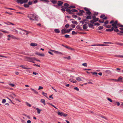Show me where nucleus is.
<instances>
[{
    "mask_svg": "<svg viewBox=\"0 0 123 123\" xmlns=\"http://www.w3.org/2000/svg\"><path fill=\"white\" fill-rule=\"evenodd\" d=\"M117 20L114 21L113 20L111 21L110 22V24H112L111 25L112 26V27L113 28V31L115 32L119 31V30L117 28L118 26L117 25Z\"/></svg>",
    "mask_w": 123,
    "mask_h": 123,
    "instance_id": "f257e3e1",
    "label": "nucleus"
},
{
    "mask_svg": "<svg viewBox=\"0 0 123 123\" xmlns=\"http://www.w3.org/2000/svg\"><path fill=\"white\" fill-rule=\"evenodd\" d=\"M27 17L31 20L37 21L39 19L38 17L35 13L29 14L28 15Z\"/></svg>",
    "mask_w": 123,
    "mask_h": 123,
    "instance_id": "f03ea898",
    "label": "nucleus"
},
{
    "mask_svg": "<svg viewBox=\"0 0 123 123\" xmlns=\"http://www.w3.org/2000/svg\"><path fill=\"white\" fill-rule=\"evenodd\" d=\"M25 59L28 62L34 63V61L36 59V58L34 57H26L25 58Z\"/></svg>",
    "mask_w": 123,
    "mask_h": 123,
    "instance_id": "7ed1b4c3",
    "label": "nucleus"
},
{
    "mask_svg": "<svg viewBox=\"0 0 123 123\" xmlns=\"http://www.w3.org/2000/svg\"><path fill=\"white\" fill-rule=\"evenodd\" d=\"M84 9L86 11L85 13V15H90L91 14V12L90 11V9H89L88 8L86 7L84 8Z\"/></svg>",
    "mask_w": 123,
    "mask_h": 123,
    "instance_id": "20e7f679",
    "label": "nucleus"
},
{
    "mask_svg": "<svg viewBox=\"0 0 123 123\" xmlns=\"http://www.w3.org/2000/svg\"><path fill=\"white\" fill-rule=\"evenodd\" d=\"M58 114L60 116H63L65 117L68 116V115L67 114H64V113L62 112H58Z\"/></svg>",
    "mask_w": 123,
    "mask_h": 123,
    "instance_id": "39448f33",
    "label": "nucleus"
},
{
    "mask_svg": "<svg viewBox=\"0 0 123 123\" xmlns=\"http://www.w3.org/2000/svg\"><path fill=\"white\" fill-rule=\"evenodd\" d=\"M64 6H65L64 7L65 9H67L69 8V4H67V3H65L64 4Z\"/></svg>",
    "mask_w": 123,
    "mask_h": 123,
    "instance_id": "423d86ee",
    "label": "nucleus"
},
{
    "mask_svg": "<svg viewBox=\"0 0 123 123\" xmlns=\"http://www.w3.org/2000/svg\"><path fill=\"white\" fill-rule=\"evenodd\" d=\"M52 52H54V53H56V54H62V53L60 52H59L58 51H56L55 50H50Z\"/></svg>",
    "mask_w": 123,
    "mask_h": 123,
    "instance_id": "0eeeda50",
    "label": "nucleus"
},
{
    "mask_svg": "<svg viewBox=\"0 0 123 123\" xmlns=\"http://www.w3.org/2000/svg\"><path fill=\"white\" fill-rule=\"evenodd\" d=\"M66 11L68 12L70 14H72L73 13L72 11H71V10L70 9H66Z\"/></svg>",
    "mask_w": 123,
    "mask_h": 123,
    "instance_id": "6e6552de",
    "label": "nucleus"
},
{
    "mask_svg": "<svg viewBox=\"0 0 123 123\" xmlns=\"http://www.w3.org/2000/svg\"><path fill=\"white\" fill-rule=\"evenodd\" d=\"M67 30L65 29H62L61 31L62 33L63 34L67 33Z\"/></svg>",
    "mask_w": 123,
    "mask_h": 123,
    "instance_id": "1a4fd4ad",
    "label": "nucleus"
},
{
    "mask_svg": "<svg viewBox=\"0 0 123 123\" xmlns=\"http://www.w3.org/2000/svg\"><path fill=\"white\" fill-rule=\"evenodd\" d=\"M58 3L57 4L59 6H62V4H63V2L60 1H58Z\"/></svg>",
    "mask_w": 123,
    "mask_h": 123,
    "instance_id": "9d476101",
    "label": "nucleus"
},
{
    "mask_svg": "<svg viewBox=\"0 0 123 123\" xmlns=\"http://www.w3.org/2000/svg\"><path fill=\"white\" fill-rule=\"evenodd\" d=\"M113 31V28L111 27V29H107L105 30V31H106L111 32L112 31Z\"/></svg>",
    "mask_w": 123,
    "mask_h": 123,
    "instance_id": "9b49d317",
    "label": "nucleus"
},
{
    "mask_svg": "<svg viewBox=\"0 0 123 123\" xmlns=\"http://www.w3.org/2000/svg\"><path fill=\"white\" fill-rule=\"evenodd\" d=\"M20 67H22V68H23L25 69H31V68H28L27 67H25L23 65H21L20 66Z\"/></svg>",
    "mask_w": 123,
    "mask_h": 123,
    "instance_id": "f8f14e48",
    "label": "nucleus"
},
{
    "mask_svg": "<svg viewBox=\"0 0 123 123\" xmlns=\"http://www.w3.org/2000/svg\"><path fill=\"white\" fill-rule=\"evenodd\" d=\"M19 30H21L22 31H24L25 32H26V35H28V33H29V32H28V31H27L25 30L21 29L20 28H19Z\"/></svg>",
    "mask_w": 123,
    "mask_h": 123,
    "instance_id": "ddd939ff",
    "label": "nucleus"
},
{
    "mask_svg": "<svg viewBox=\"0 0 123 123\" xmlns=\"http://www.w3.org/2000/svg\"><path fill=\"white\" fill-rule=\"evenodd\" d=\"M85 23H87L88 24L89 27L90 28H92L93 26V25L91 23H88L85 22Z\"/></svg>",
    "mask_w": 123,
    "mask_h": 123,
    "instance_id": "4468645a",
    "label": "nucleus"
},
{
    "mask_svg": "<svg viewBox=\"0 0 123 123\" xmlns=\"http://www.w3.org/2000/svg\"><path fill=\"white\" fill-rule=\"evenodd\" d=\"M23 0H17V2L18 3H20L21 4H22L23 3Z\"/></svg>",
    "mask_w": 123,
    "mask_h": 123,
    "instance_id": "2eb2a0df",
    "label": "nucleus"
},
{
    "mask_svg": "<svg viewBox=\"0 0 123 123\" xmlns=\"http://www.w3.org/2000/svg\"><path fill=\"white\" fill-rule=\"evenodd\" d=\"M41 102L43 103V105H46L45 100L43 99H41Z\"/></svg>",
    "mask_w": 123,
    "mask_h": 123,
    "instance_id": "dca6fc26",
    "label": "nucleus"
},
{
    "mask_svg": "<svg viewBox=\"0 0 123 123\" xmlns=\"http://www.w3.org/2000/svg\"><path fill=\"white\" fill-rule=\"evenodd\" d=\"M37 44L35 43H31L30 44V45L32 46H37Z\"/></svg>",
    "mask_w": 123,
    "mask_h": 123,
    "instance_id": "f3484780",
    "label": "nucleus"
},
{
    "mask_svg": "<svg viewBox=\"0 0 123 123\" xmlns=\"http://www.w3.org/2000/svg\"><path fill=\"white\" fill-rule=\"evenodd\" d=\"M83 29H86L87 28L88 26L86 24H85L83 25Z\"/></svg>",
    "mask_w": 123,
    "mask_h": 123,
    "instance_id": "a211bd4d",
    "label": "nucleus"
},
{
    "mask_svg": "<svg viewBox=\"0 0 123 123\" xmlns=\"http://www.w3.org/2000/svg\"><path fill=\"white\" fill-rule=\"evenodd\" d=\"M31 90H32L34 92V93H35L36 94H37L38 93V92H37L36 90L32 88H31Z\"/></svg>",
    "mask_w": 123,
    "mask_h": 123,
    "instance_id": "6ab92c4d",
    "label": "nucleus"
},
{
    "mask_svg": "<svg viewBox=\"0 0 123 123\" xmlns=\"http://www.w3.org/2000/svg\"><path fill=\"white\" fill-rule=\"evenodd\" d=\"M36 109L37 111V113L38 114H40V112L42 111V110L38 108H37Z\"/></svg>",
    "mask_w": 123,
    "mask_h": 123,
    "instance_id": "aec40b11",
    "label": "nucleus"
},
{
    "mask_svg": "<svg viewBox=\"0 0 123 123\" xmlns=\"http://www.w3.org/2000/svg\"><path fill=\"white\" fill-rule=\"evenodd\" d=\"M54 31L55 33H59L60 32V31L58 29H55L54 30Z\"/></svg>",
    "mask_w": 123,
    "mask_h": 123,
    "instance_id": "412c9836",
    "label": "nucleus"
},
{
    "mask_svg": "<svg viewBox=\"0 0 123 123\" xmlns=\"http://www.w3.org/2000/svg\"><path fill=\"white\" fill-rule=\"evenodd\" d=\"M91 73L93 75H95L96 76H98V73L96 72H91Z\"/></svg>",
    "mask_w": 123,
    "mask_h": 123,
    "instance_id": "4be33fe9",
    "label": "nucleus"
},
{
    "mask_svg": "<svg viewBox=\"0 0 123 123\" xmlns=\"http://www.w3.org/2000/svg\"><path fill=\"white\" fill-rule=\"evenodd\" d=\"M69 80L70 81L73 83H76L77 82V81L76 80L73 79H70Z\"/></svg>",
    "mask_w": 123,
    "mask_h": 123,
    "instance_id": "5701e85b",
    "label": "nucleus"
},
{
    "mask_svg": "<svg viewBox=\"0 0 123 123\" xmlns=\"http://www.w3.org/2000/svg\"><path fill=\"white\" fill-rule=\"evenodd\" d=\"M51 2L53 4L57 3V1L56 0H52L51 1Z\"/></svg>",
    "mask_w": 123,
    "mask_h": 123,
    "instance_id": "b1692460",
    "label": "nucleus"
},
{
    "mask_svg": "<svg viewBox=\"0 0 123 123\" xmlns=\"http://www.w3.org/2000/svg\"><path fill=\"white\" fill-rule=\"evenodd\" d=\"M122 78L121 76L119 77V78H118L117 80V82L119 81L122 80Z\"/></svg>",
    "mask_w": 123,
    "mask_h": 123,
    "instance_id": "393cba45",
    "label": "nucleus"
},
{
    "mask_svg": "<svg viewBox=\"0 0 123 123\" xmlns=\"http://www.w3.org/2000/svg\"><path fill=\"white\" fill-rule=\"evenodd\" d=\"M65 47L66 48H67L68 49H69L72 50H73V49L72 48L70 47L67 46H65Z\"/></svg>",
    "mask_w": 123,
    "mask_h": 123,
    "instance_id": "a878e982",
    "label": "nucleus"
},
{
    "mask_svg": "<svg viewBox=\"0 0 123 123\" xmlns=\"http://www.w3.org/2000/svg\"><path fill=\"white\" fill-rule=\"evenodd\" d=\"M86 18H87V19H91L92 18V17L91 16H90V15H89L88 16L86 17Z\"/></svg>",
    "mask_w": 123,
    "mask_h": 123,
    "instance_id": "bb28decb",
    "label": "nucleus"
},
{
    "mask_svg": "<svg viewBox=\"0 0 123 123\" xmlns=\"http://www.w3.org/2000/svg\"><path fill=\"white\" fill-rule=\"evenodd\" d=\"M119 29L121 30V31H119L118 32L121 33H123V28H119Z\"/></svg>",
    "mask_w": 123,
    "mask_h": 123,
    "instance_id": "cd10ccee",
    "label": "nucleus"
},
{
    "mask_svg": "<svg viewBox=\"0 0 123 123\" xmlns=\"http://www.w3.org/2000/svg\"><path fill=\"white\" fill-rule=\"evenodd\" d=\"M42 94L45 97H46L47 98H48L47 97V94L46 93H45L44 92H42Z\"/></svg>",
    "mask_w": 123,
    "mask_h": 123,
    "instance_id": "c85d7f7f",
    "label": "nucleus"
},
{
    "mask_svg": "<svg viewBox=\"0 0 123 123\" xmlns=\"http://www.w3.org/2000/svg\"><path fill=\"white\" fill-rule=\"evenodd\" d=\"M71 11H72L73 13V12H78V11L77 10L75 9H73L71 10Z\"/></svg>",
    "mask_w": 123,
    "mask_h": 123,
    "instance_id": "c756f323",
    "label": "nucleus"
},
{
    "mask_svg": "<svg viewBox=\"0 0 123 123\" xmlns=\"http://www.w3.org/2000/svg\"><path fill=\"white\" fill-rule=\"evenodd\" d=\"M72 22L73 24H75L76 25H77L78 23L75 21H72Z\"/></svg>",
    "mask_w": 123,
    "mask_h": 123,
    "instance_id": "7c9ffc66",
    "label": "nucleus"
},
{
    "mask_svg": "<svg viewBox=\"0 0 123 123\" xmlns=\"http://www.w3.org/2000/svg\"><path fill=\"white\" fill-rule=\"evenodd\" d=\"M24 6L26 8H28L29 6V4H25L24 5Z\"/></svg>",
    "mask_w": 123,
    "mask_h": 123,
    "instance_id": "2f4dec72",
    "label": "nucleus"
},
{
    "mask_svg": "<svg viewBox=\"0 0 123 123\" xmlns=\"http://www.w3.org/2000/svg\"><path fill=\"white\" fill-rule=\"evenodd\" d=\"M116 44L117 45H119L120 46H123V43H117Z\"/></svg>",
    "mask_w": 123,
    "mask_h": 123,
    "instance_id": "473e14b6",
    "label": "nucleus"
},
{
    "mask_svg": "<svg viewBox=\"0 0 123 123\" xmlns=\"http://www.w3.org/2000/svg\"><path fill=\"white\" fill-rule=\"evenodd\" d=\"M110 81H114L117 82V80L114 79H109Z\"/></svg>",
    "mask_w": 123,
    "mask_h": 123,
    "instance_id": "72a5a7b5",
    "label": "nucleus"
},
{
    "mask_svg": "<svg viewBox=\"0 0 123 123\" xmlns=\"http://www.w3.org/2000/svg\"><path fill=\"white\" fill-rule=\"evenodd\" d=\"M83 15V14L85 13L84 11L82 10H80L79 11Z\"/></svg>",
    "mask_w": 123,
    "mask_h": 123,
    "instance_id": "f704fd0d",
    "label": "nucleus"
},
{
    "mask_svg": "<svg viewBox=\"0 0 123 123\" xmlns=\"http://www.w3.org/2000/svg\"><path fill=\"white\" fill-rule=\"evenodd\" d=\"M112 26V25H106L105 26V27L106 28H111Z\"/></svg>",
    "mask_w": 123,
    "mask_h": 123,
    "instance_id": "c9c22d12",
    "label": "nucleus"
},
{
    "mask_svg": "<svg viewBox=\"0 0 123 123\" xmlns=\"http://www.w3.org/2000/svg\"><path fill=\"white\" fill-rule=\"evenodd\" d=\"M96 18V17L95 16V15H93L92 17V18L93 20H95V19Z\"/></svg>",
    "mask_w": 123,
    "mask_h": 123,
    "instance_id": "e433bc0d",
    "label": "nucleus"
},
{
    "mask_svg": "<svg viewBox=\"0 0 123 123\" xmlns=\"http://www.w3.org/2000/svg\"><path fill=\"white\" fill-rule=\"evenodd\" d=\"M72 30V29L70 28L67 30V33H69V32Z\"/></svg>",
    "mask_w": 123,
    "mask_h": 123,
    "instance_id": "4c0bfd02",
    "label": "nucleus"
},
{
    "mask_svg": "<svg viewBox=\"0 0 123 123\" xmlns=\"http://www.w3.org/2000/svg\"><path fill=\"white\" fill-rule=\"evenodd\" d=\"M116 57H117L123 58V55H117Z\"/></svg>",
    "mask_w": 123,
    "mask_h": 123,
    "instance_id": "58836bf2",
    "label": "nucleus"
},
{
    "mask_svg": "<svg viewBox=\"0 0 123 123\" xmlns=\"http://www.w3.org/2000/svg\"><path fill=\"white\" fill-rule=\"evenodd\" d=\"M76 79L77 80L79 81H80L81 80V78L79 77H77L76 78Z\"/></svg>",
    "mask_w": 123,
    "mask_h": 123,
    "instance_id": "ea45409f",
    "label": "nucleus"
},
{
    "mask_svg": "<svg viewBox=\"0 0 123 123\" xmlns=\"http://www.w3.org/2000/svg\"><path fill=\"white\" fill-rule=\"evenodd\" d=\"M72 35H76L77 34V33L76 32L74 31H73L72 32Z\"/></svg>",
    "mask_w": 123,
    "mask_h": 123,
    "instance_id": "a19ab883",
    "label": "nucleus"
},
{
    "mask_svg": "<svg viewBox=\"0 0 123 123\" xmlns=\"http://www.w3.org/2000/svg\"><path fill=\"white\" fill-rule=\"evenodd\" d=\"M64 37H66V38H70V37L69 36V35H66L64 36Z\"/></svg>",
    "mask_w": 123,
    "mask_h": 123,
    "instance_id": "79ce46f5",
    "label": "nucleus"
},
{
    "mask_svg": "<svg viewBox=\"0 0 123 123\" xmlns=\"http://www.w3.org/2000/svg\"><path fill=\"white\" fill-rule=\"evenodd\" d=\"M105 17V15L104 14L102 15L100 17L101 18L103 19Z\"/></svg>",
    "mask_w": 123,
    "mask_h": 123,
    "instance_id": "37998d69",
    "label": "nucleus"
},
{
    "mask_svg": "<svg viewBox=\"0 0 123 123\" xmlns=\"http://www.w3.org/2000/svg\"><path fill=\"white\" fill-rule=\"evenodd\" d=\"M6 101V100L5 99H3L2 102V103L3 104H4Z\"/></svg>",
    "mask_w": 123,
    "mask_h": 123,
    "instance_id": "c03bdc74",
    "label": "nucleus"
},
{
    "mask_svg": "<svg viewBox=\"0 0 123 123\" xmlns=\"http://www.w3.org/2000/svg\"><path fill=\"white\" fill-rule=\"evenodd\" d=\"M97 20H95L94 21L93 20H91L90 21V22L91 23H94V22H96V21H97Z\"/></svg>",
    "mask_w": 123,
    "mask_h": 123,
    "instance_id": "a18cd8bd",
    "label": "nucleus"
},
{
    "mask_svg": "<svg viewBox=\"0 0 123 123\" xmlns=\"http://www.w3.org/2000/svg\"><path fill=\"white\" fill-rule=\"evenodd\" d=\"M33 74L35 75H38V74L37 73H36L35 72H33Z\"/></svg>",
    "mask_w": 123,
    "mask_h": 123,
    "instance_id": "49530a36",
    "label": "nucleus"
},
{
    "mask_svg": "<svg viewBox=\"0 0 123 123\" xmlns=\"http://www.w3.org/2000/svg\"><path fill=\"white\" fill-rule=\"evenodd\" d=\"M72 16L73 18H76L77 17V15H73Z\"/></svg>",
    "mask_w": 123,
    "mask_h": 123,
    "instance_id": "de8ad7c7",
    "label": "nucleus"
},
{
    "mask_svg": "<svg viewBox=\"0 0 123 123\" xmlns=\"http://www.w3.org/2000/svg\"><path fill=\"white\" fill-rule=\"evenodd\" d=\"M69 8H75V6H70L69 7Z\"/></svg>",
    "mask_w": 123,
    "mask_h": 123,
    "instance_id": "09e8293b",
    "label": "nucleus"
},
{
    "mask_svg": "<svg viewBox=\"0 0 123 123\" xmlns=\"http://www.w3.org/2000/svg\"><path fill=\"white\" fill-rule=\"evenodd\" d=\"M82 65L85 67H87V64L86 63H84L82 64Z\"/></svg>",
    "mask_w": 123,
    "mask_h": 123,
    "instance_id": "8fccbe9b",
    "label": "nucleus"
},
{
    "mask_svg": "<svg viewBox=\"0 0 123 123\" xmlns=\"http://www.w3.org/2000/svg\"><path fill=\"white\" fill-rule=\"evenodd\" d=\"M94 24L95 25H97V26H98L100 25V24L98 23H94Z\"/></svg>",
    "mask_w": 123,
    "mask_h": 123,
    "instance_id": "3c124183",
    "label": "nucleus"
},
{
    "mask_svg": "<svg viewBox=\"0 0 123 123\" xmlns=\"http://www.w3.org/2000/svg\"><path fill=\"white\" fill-rule=\"evenodd\" d=\"M104 23L105 24V25H106L108 24L109 21L108 20H106L105 22H104Z\"/></svg>",
    "mask_w": 123,
    "mask_h": 123,
    "instance_id": "603ef678",
    "label": "nucleus"
},
{
    "mask_svg": "<svg viewBox=\"0 0 123 123\" xmlns=\"http://www.w3.org/2000/svg\"><path fill=\"white\" fill-rule=\"evenodd\" d=\"M69 25L68 24H67L65 25V27L66 28H68L69 27Z\"/></svg>",
    "mask_w": 123,
    "mask_h": 123,
    "instance_id": "864d4df0",
    "label": "nucleus"
},
{
    "mask_svg": "<svg viewBox=\"0 0 123 123\" xmlns=\"http://www.w3.org/2000/svg\"><path fill=\"white\" fill-rule=\"evenodd\" d=\"M5 13H7L10 15H12V13L11 12H6Z\"/></svg>",
    "mask_w": 123,
    "mask_h": 123,
    "instance_id": "5fc2aeb1",
    "label": "nucleus"
},
{
    "mask_svg": "<svg viewBox=\"0 0 123 123\" xmlns=\"http://www.w3.org/2000/svg\"><path fill=\"white\" fill-rule=\"evenodd\" d=\"M103 27L102 26H99L98 27V29L100 30L103 29Z\"/></svg>",
    "mask_w": 123,
    "mask_h": 123,
    "instance_id": "6e6d98bb",
    "label": "nucleus"
},
{
    "mask_svg": "<svg viewBox=\"0 0 123 123\" xmlns=\"http://www.w3.org/2000/svg\"><path fill=\"white\" fill-rule=\"evenodd\" d=\"M9 85L12 87H14L15 86V85L14 84L12 83H10L9 84Z\"/></svg>",
    "mask_w": 123,
    "mask_h": 123,
    "instance_id": "4d7b16f0",
    "label": "nucleus"
},
{
    "mask_svg": "<svg viewBox=\"0 0 123 123\" xmlns=\"http://www.w3.org/2000/svg\"><path fill=\"white\" fill-rule=\"evenodd\" d=\"M98 14V12H95L94 13L93 15H97Z\"/></svg>",
    "mask_w": 123,
    "mask_h": 123,
    "instance_id": "13d9d810",
    "label": "nucleus"
},
{
    "mask_svg": "<svg viewBox=\"0 0 123 123\" xmlns=\"http://www.w3.org/2000/svg\"><path fill=\"white\" fill-rule=\"evenodd\" d=\"M26 105L29 106V107H31V105L29 103H28V102H26Z\"/></svg>",
    "mask_w": 123,
    "mask_h": 123,
    "instance_id": "bf43d9fd",
    "label": "nucleus"
},
{
    "mask_svg": "<svg viewBox=\"0 0 123 123\" xmlns=\"http://www.w3.org/2000/svg\"><path fill=\"white\" fill-rule=\"evenodd\" d=\"M76 14L78 15H79V16H82V14L80 12L76 13Z\"/></svg>",
    "mask_w": 123,
    "mask_h": 123,
    "instance_id": "052dcab7",
    "label": "nucleus"
},
{
    "mask_svg": "<svg viewBox=\"0 0 123 123\" xmlns=\"http://www.w3.org/2000/svg\"><path fill=\"white\" fill-rule=\"evenodd\" d=\"M65 7L64 8H61V10L62 11H63V12H65V11H66V10L65 9Z\"/></svg>",
    "mask_w": 123,
    "mask_h": 123,
    "instance_id": "680f3d73",
    "label": "nucleus"
},
{
    "mask_svg": "<svg viewBox=\"0 0 123 123\" xmlns=\"http://www.w3.org/2000/svg\"><path fill=\"white\" fill-rule=\"evenodd\" d=\"M43 89V87L41 86H40L39 87V88H38V90H40V89Z\"/></svg>",
    "mask_w": 123,
    "mask_h": 123,
    "instance_id": "e2e57ef3",
    "label": "nucleus"
},
{
    "mask_svg": "<svg viewBox=\"0 0 123 123\" xmlns=\"http://www.w3.org/2000/svg\"><path fill=\"white\" fill-rule=\"evenodd\" d=\"M74 89L77 91H79V89L77 87H75L74 88Z\"/></svg>",
    "mask_w": 123,
    "mask_h": 123,
    "instance_id": "0e129e2a",
    "label": "nucleus"
},
{
    "mask_svg": "<svg viewBox=\"0 0 123 123\" xmlns=\"http://www.w3.org/2000/svg\"><path fill=\"white\" fill-rule=\"evenodd\" d=\"M32 1H30L28 2V4L29 5H32Z\"/></svg>",
    "mask_w": 123,
    "mask_h": 123,
    "instance_id": "69168bd1",
    "label": "nucleus"
},
{
    "mask_svg": "<svg viewBox=\"0 0 123 123\" xmlns=\"http://www.w3.org/2000/svg\"><path fill=\"white\" fill-rule=\"evenodd\" d=\"M107 99L110 102H112V100L111 98H108Z\"/></svg>",
    "mask_w": 123,
    "mask_h": 123,
    "instance_id": "338daca9",
    "label": "nucleus"
},
{
    "mask_svg": "<svg viewBox=\"0 0 123 123\" xmlns=\"http://www.w3.org/2000/svg\"><path fill=\"white\" fill-rule=\"evenodd\" d=\"M98 21L99 22L101 23H103L104 22V20L101 21V20H99Z\"/></svg>",
    "mask_w": 123,
    "mask_h": 123,
    "instance_id": "774afa93",
    "label": "nucleus"
}]
</instances>
